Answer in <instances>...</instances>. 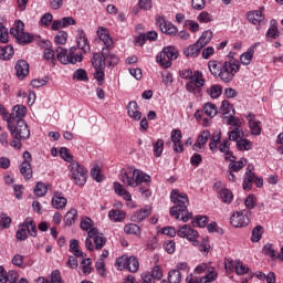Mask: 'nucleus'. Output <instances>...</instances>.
<instances>
[{"mask_svg":"<svg viewBox=\"0 0 283 283\" xmlns=\"http://www.w3.org/2000/svg\"><path fill=\"white\" fill-rule=\"evenodd\" d=\"M109 220L113 222H123L125 220V211L123 210H111L108 212Z\"/></svg>","mask_w":283,"mask_h":283,"instance_id":"37998d69","label":"nucleus"},{"mask_svg":"<svg viewBox=\"0 0 283 283\" xmlns=\"http://www.w3.org/2000/svg\"><path fill=\"white\" fill-rule=\"evenodd\" d=\"M76 43H77V52L81 50L84 52V54H88V52H92V48L90 46V41L87 40V34H85V31L83 29L77 30L76 35Z\"/></svg>","mask_w":283,"mask_h":283,"instance_id":"dca6fc26","label":"nucleus"},{"mask_svg":"<svg viewBox=\"0 0 283 283\" xmlns=\"http://www.w3.org/2000/svg\"><path fill=\"white\" fill-rule=\"evenodd\" d=\"M25 30V24L23 23V21L21 20H17L13 24V27L10 29V34L11 36H19L20 34H22Z\"/></svg>","mask_w":283,"mask_h":283,"instance_id":"72a5a7b5","label":"nucleus"},{"mask_svg":"<svg viewBox=\"0 0 283 283\" xmlns=\"http://www.w3.org/2000/svg\"><path fill=\"white\" fill-rule=\"evenodd\" d=\"M56 59L63 65H67L71 63L72 65H76V63H81L83 61V53L76 49V46H72L67 53V49H63L57 46L55 49Z\"/></svg>","mask_w":283,"mask_h":283,"instance_id":"39448f33","label":"nucleus"},{"mask_svg":"<svg viewBox=\"0 0 283 283\" xmlns=\"http://www.w3.org/2000/svg\"><path fill=\"white\" fill-rule=\"evenodd\" d=\"M218 280V272H216L214 268H208L207 275L200 277V282L202 283H211Z\"/></svg>","mask_w":283,"mask_h":283,"instance_id":"f704fd0d","label":"nucleus"},{"mask_svg":"<svg viewBox=\"0 0 283 283\" xmlns=\"http://www.w3.org/2000/svg\"><path fill=\"white\" fill-rule=\"evenodd\" d=\"M73 81H83L84 83H87L90 81V77L87 76V71L83 69H78L73 74Z\"/></svg>","mask_w":283,"mask_h":283,"instance_id":"8fccbe9b","label":"nucleus"},{"mask_svg":"<svg viewBox=\"0 0 283 283\" xmlns=\"http://www.w3.org/2000/svg\"><path fill=\"white\" fill-rule=\"evenodd\" d=\"M184 28H187V30H189V32H192V34H196V32H198L200 30V24H198V22H196L193 20H186Z\"/></svg>","mask_w":283,"mask_h":283,"instance_id":"13d9d810","label":"nucleus"},{"mask_svg":"<svg viewBox=\"0 0 283 283\" xmlns=\"http://www.w3.org/2000/svg\"><path fill=\"white\" fill-rule=\"evenodd\" d=\"M29 235H30V232L23 221L22 223L19 224V228L15 232V238L20 242H25V239L29 238Z\"/></svg>","mask_w":283,"mask_h":283,"instance_id":"c756f323","label":"nucleus"},{"mask_svg":"<svg viewBox=\"0 0 283 283\" xmlns=\"http://www.w3.org/2000/svg\"><path fill=\"white\" fill-rule=\"evenodd\" d=\"M170 200L174 202V207L170 208V216L180 220L182 222H189L193 218V213L189 212L187 207H189V197L185 192H180L174 189L170 192Z\"/></svg>","mask_w":283,"mask_h":283,"instance_id":"7ed1b4c3","label":"nucleus"},{"mask_svg":"<svg viewBox=\"0 0 283 283\" xmlns=\"http://www.w3.org/2000/svg\"><path fill=\"white\" fill-rule=\"evenodd\" d=\"M202 46L196 42L195 44L189 45L185 51V56H190L191 59H196L200 54V50Z\"/></svg>","mask_w":283,"mask_h":283,"instance_id":"c85d7f7f","label":"nucleus"},{"mask_svg":"<svg viewBox=\"0 0 283 283\" xmlns=\"http://www.w3.org/2000/svg\"><path fill=\"white\" fill-rule=\"evenodd\" d=\"M32 34L28 32H22L19 35H15V40L20 45H28V43H32Z\"/></svg>","mask_w":283,"mask_h":283,"instance_id":"c03bdc74","label":"nucleus"},{"mask_svg":"<svg viewBox=\"0 0 283 283\" xmlns=\"http://www.w3.org/2000/svg\"><path fill=\"white\" fill-rule=\"evenodd\" d=\"M207 224H209V218L205 216H197L192 221V227H200V229H205Z\"/></svg>","mask_w":283,"mask_h":283,"instance_id":"5fc2aeb1","label":"nucleus"},{"mask_svg":"<svg viewBox=\"0 0 283 283\" xmlns=\"http://www.w3.org/2000/svg\"><path fill=\"white\" fill-rule=\"evenodd\" d=\"M168 282L169 283H180L182 282V273L178 270H170L168 272Z\"/></svg>","mask_w":283,"mask_h":283,"instance_id":"49530a36","label":"nucleus"},{"mask_svg":"<svg viewBox=\"0 0 283 283\" xmlns=\"http://www.w3.org/2000/svg\"><path fill=\"white\" fill-rule=\"evenodd\" d=\"M247 119L249 120L251 134H253V136H260V134H262V127L260 126V122H255V115L249 114Z\"/></svg>","mask_w":283,"mask_h":283,"instance_id":"393cba45","label":"nucleus"},{"mask_svg":"<svg viewBox=\"0 0 283 283\" xmlns=\"http://www.w3.org/2000/svg\"><path fill=\"white\" fill-rule=\"evenodd\" d=\"M87 235L94 241L96 251H101V249H103V247L107 244V238L105 237V234H103V232L97 230V228H92L87 232Z\"/></svg>","mask_w":283,"mask_h":283,"instance_id":"2eb2a0df","label":"nucleus"},{"mask_svg":"<svg viewBox=\"0 0 283 283\" xmlns=\"http://www.w3.org/2000/svg\"><path fill=\"white\" fill-rule=\"evenodd\" d=\"M127 114L133 120H140V118H143V113L138 111V103H136V101L129 102L127 105Z\"/></svg>","mask_w":283,"mask_h":283,"instance_id":"4be33fe9","label":"nucleus"},{"mask_svg":"<svg viewBox=\"0 0 283 283\" xmlns=\"http://www.w3.org/2000/svg\"><path fill=\"white\" fill-rule=\"evenodd\" d=\"M211 39H213V32L211 30H207L201 34L197 43L205 48L206 45H209Z\"/></svg>","mask_w":283,"mask_h":283,"instance_id":"ea45409f","label":"nucleus"},{"mask_svg":"<svg viewBox=\"0 0 283 283\" xmlns=\"http://www.w3.org/2000/svg\"><path fill=\"white\" fill-rule=\"evenodd\" d=\"M240 72V64L235 61H226L222 63L221 71L219 73L220 81L223 83H231L235 78V74Z\"/></svg>","mask_w":283,"mask_h":283,"instance_id":"6e6552de","label":"nucleus"},{"mask_svg":"<svg viewBox=\"0 0 283 283\" xmlns=\"http://www.w3.org/2000/svg\"><path fill=\"white\" fill-rule=\"evenodd\" d=\"M181 78L188 81L186 83V90L189 94H193L195 96H202V87H205V75L201 71H191V69L182 70L179 72Z\"/></svg>","mask_w":283,"mask_h":283,"instance_id":"20e7f679","label":"nucleus"},{"mask_svg":"<svg viewBox=\"0 0 283 283\" xmlns=\"http://www.w3.org/2000/svg\"><path fill=\"white\" fill-rule=\"evenodd\" d=\"M209 138H211V132L207 129L201 132L196 143L192 145L193 151H200L201 149H205V146L207 143H209Z\"/></svg>","mask_w":283,"mask_h":283,"instance_id":"aec40b11","label":"nucleus"},{"mask_svg":"<svg viewBox=\"0 0 283 283\" xmlns=\"http://www.w3.org/2000/svg\"><path fill=\"white\" fill-rule=\"evenodd\" d=\"M153 151L156 158H160L163 156V151H165V140L157 139V142L153 144Z\"/></svg>","mask_w":283,"mask_h":283,"instance_id":"79ce46f5","label":"nucleus"},{"mask_svg":"<svg viewBox=\"0 0 283 283\" xmlns=\"http://www.w3.org/2000/svg\"><path fill=\"white\" fill-rule=\"evenodd\" d=\"M25 260V256L21 255V254H15L12 260H11V263L14 265V266H18L19 269H25V266H28L24 262Z\"/></svg>","mask_w":283,"mask_h":283,"instance_id":"864d4df0","label":"nucleus"},{"mask_svg":"<svg viewBox=\"0 0 283 283\" xmlns=\"http://www.w3.org/2000/svg\"><path fill=\"white\" fill-rule=\"evenodd\" d=\"M156 23L164 34H168V36H176L178 34V28L170 21L165 20L164 17H157Z\"/></svg>","mask_w":283,"mask_h":283,"instance_id":"4468645a","label":"nucleus"},{"mask_svg":"<svg viewBox=\"0 0 283 283\" xmlns=\"http://www.w3.org/2000/svg\"><path fill=\"white\" fill-rule=\"evenodd\" d=\"M170 140L171 143H181L182 142V130L179 128H175L170 133Z\"/></svg>","mask_w":283,"mask_h":283,"instance_id":"69168bd1","label":"nucleus"},{"mask_svg":"<svg viewBox=\"0 0 283 283\" xmlns=\"http://www.w3.org/2000/svg\"><path fill=\"white\" fill-rule=\"evenodd\" d=\"M51 202L54 209H65L67 207V198L63 197L61 192H55Z\"/></svg>","mask_w":283,"mask_h":283,"instance_id":"5701e85b","label":"nucleus"},{"mask_svg":"<svg viewBox=\"0 0 283 283\" xmlns=\"http://www.w3.org/2000/svg\"><path fill=\"white\" fill-rule=\"evenodd\" d=\"M235 273L237 275H247L249 273V266L244 265L242 261H235Z\"/></svg>","mask_w":283,"mask_h":283,"instance_id":"052dcab7","label":"nucleus"},{"mask_svg":"<svg viewBox=\"0 0 283 283\" xmlns=\"http://www.w3.org/2000/svg\"><path fill=\"white\" fill-rule=\"evenodd\" d=\"M219 198L224 205H231L233 202V192L228 188H222L219 191Z\"/></svg>","mask_w":283,"mask_h":283,"instance_id":"7c9ffc66","label":"nucleus"},{"mask_svg":"<svg viewBox=\"0 0 283 283\" xmlns=\"http://www.w3.org/2000/svg\"><path fill=\"white\" fill-rule=\"evenodd\" d=\"M15 75L19 81H23L28 74H30V64L25 60H18L15 65Z\"/></svg>","mask_w":283,"mask_h":283,"instance_id":"a211bd4d","label":"nucleus"},{"mask_svg":"<svg viewBox=\"0 0 283 283\" xmlns=\"http://www.w3.org/2000/svg\"><path fill=\"white\" fill-rule=\"evenodd\" d=\"M247 17H248V21L253 25H260L261 21H264V15L260 10L249 11L247 13Z\"/></svg>","mask_w":283,"mask_h":283,"instance_id":"bb28decb","label":"nucleus"},{"mask_svg":"<svg viewBox=\"0 0 283 283\" xmlns=\"http://www.w3.org/2000/svg\"><path fill=\"white\" fill-rule=\"evenodd\" d=\"M14 56V48L12 45L0 46L1 61H10Z\"/></svg>","mask_w":283,"mask_h":283,"instance_id":"cd10ccee","label":"nucleus"},{"mask_svg":"<svg viewBox=\"0 0 283 283\" xmlns=\"http://www.w3.org/2000/svg\"><path fill=\"white\" fill-rule=\"evenodd\" d=\"M203 113L206 116L213 118L218 115V106H216L213 103H206L203 106Z\"/></svg>","mask_w":283,"mask_h":283,"instance_id":"a18cd8bd","label":"nucleus"},{"mask_svg":"<svg viewBox=\"0 0 283 283\" xmlns=\"http://www.w3.org/2000/svg\"><path fill=\"white\" fill-rule=\"evenodd\" d=\"M144 283H156L163 280V268L160 265H155L151 270V273H144L142 275Z\"/></svg>","mask_w":283,"mask_h":283,"instance_id":"f3484780","label":"nucleus"},{"mask_svg":"<svg viewBox=\"0 0 283 283\" xmlns=\"http://www.w3.org/2000/svg\"><path fill=\"white\" fill-rule=\"evenodd\" d=\"M116 266L118 271H129L130 273H137L140 269V263L136 256L122 255L116 259Z\"/></svg>","mask_w":283,"mask_h":283,"instance_id":"9d476101","label":"nucleus"},{"mask_svg":"<svg viewBox=\"0 0 283 283\" xmlns=\"http://www.w3.org/2000/svg\"><path fill=\"white\" fill-rule=\"evenodd\" d=\"M178 59V51L174 46H166L160 53L157 54L156 61L165 70H169L171 66V61Z\"/></svg>","mask_w":283,"mask_h":283,"instance_id":"1a4fd4ad","label":"nucleus"},{"mask_svg":"<svg viewBox=\"0 0 283 283\" xmlns=\"http://www.w3.org/2000/svg\"><path fill=\"white\" fill-rule=\"evenodd\" d=\"M23 222H24V226H27V230L29 231V234L31 235V238H36L38 235L36 222H34L32 218H27Z\"/></svg>","mask_w":283,"mask_h":283,"instance_id":"a19ab883","label":"nucleus"},{"mask_svg":"<svg viewBox=\"0 0 283 283\" xmlns=\"http://www.w3.org/2000/svg\"><path fill=\"white\" fill-rule=\"evenodd\" d=\"M50 283H65L61 277V271L55 270L51 273V282Z\"/></svg>","mask_w":283,"mask_h":283,"instance_id":"774afa93","label":"nucleus"},{"mask_svg":"<svg viewBox=\"0 0 283 283\" xmlns=\"http://www.w3.org/2000/svg\"><path fill=\"white\" fill-rule=\"evenodd\" d=\"M97 36L104 43L105 48L103 50H107L108 52L114 48V40L109 36V31L106 28L99 27L97 29Z\"/></svg>","mask_w":283,"mask_h":283,"instance_id":"6ab92c4d","label":"nucleus"},{"mask_svg":"<svg viewBox=\"0 0 283 283\" xmlns=\"http://www.w3.org/2000/svg\"><path fill=\"white\" fill-rule=\"evenodd\" d=\"M224 62H218L216 60H211L208 62V67L210 70V73L212 74V76H220V72L222 70V64Z\"/></svg>","mask_w":283,"mask_h":283,"instance_id":"2f4dec72","label":"nucleus"},{"mask_svg":"<svg viewBox=\"0 0 283 283\" xmlns=\"http://www.w3.org/2000/svg\"><path fill=\"white\" fill-rule=\"evenodd\" d=\"M54 19V15L52 13H44L40 19V25H43L44 28H48Z\"/></svg>","mask_w":283,"mask_h":283,"instance_id":"338daca9","label":"nucleus"},{"mask_svg":"<svg viewBox=\"0 0 283 283\" xmlns=\"http://www.w3.org/2000/svg\"><path fill=\"white\" fill-rule=\"evenodd\" d=\"M118 178L123 185L136 189L144 185L145 188H139L140 193H147L149 191V185H151V176L136 168H124L120 170Z\"/></svg>","mask_w":283,"mask_h":283,"instance_id":"f03ea898","label":"nucleus"},{"mask_svg":"<svg viewBox=\"0 0 283 283\" xmlns=\"http://www.w3.org/2000/svg\"><path fill=\"white\" fill-rule=\"evenodd\" d=\"M263 253L264 255H269L271 260H277V255L275 254V250L273 249V245L271 243H266L263 247Z\"/></svg>","mask_w":283,"mask_h":283,"instance_id":"0e129e2a","label":"nucleus"},{"mask_svg":"<svg viewBox=\"0 0 283 283\" xmlns=\"http://www.w3.org/2000/svg\"><path fill=\"white\" fill-rule=\"evenodd\" d=\"M10 224H12V219L8 217V214H0V231L3 229H10Z\"/></svg>","mask_w":283,"mask_h":283,"instance_id":"e2e57ef3","label":"nucleus"},{"mask_svg":"<svg viewBox=\"0 0 283 283\" xmlns=\"http://www.w3.org/2000/svg\"><path fill=\"white\" fill-rule=\"evenodd\" d=\"M105 63H108L109 67L112 65H118V56L111 54L107 49H102L101 53H94L92 59L94 70L105 69Z\"/></svg>","mask_w":283,"mask_h":283,"instance_id":"423d86ee","label":"nucleus"},{"mask_svg":"<svg viewBox=\"0 0 283 283\" xmlns=\"http://www.w3.org/2000/svg\"><path fill=\"white\" fill-rule=\"evenodd\" d=\"M27 114L28 107L21 104L13 106L10 113L11 117L9 119L8 129L12 137L10 147H13V149H21V147H23L21 140H28V138H30V128L28 127V123L23 120Z\"/></svg>","mask_w":283,"mask_h":283,"instance_id":"f257e3e1","label":"nucleus"},{"mask_svg":"<svg viewBox=\"0 0 283 283\" xmlns=\"http://www.w3.org/2000/svg\"><path fill=\"white\" fill-rule=\"evenodd\" d=\"M125 233L127 235H140V227L136 223H128L124 227Z\"/></svg>","mask_w":283,"mask_h":283,"instance_id":"de8ad7c7","label":"nucleus"},{"mask_svg":"<svg viewBox=\"0 0 283 283\" xmlns=\"http://www.w3.org/2000/svg\"><path fill=\"white\" fill-rule=\"evenodd\" d=\"M70 25H76V20L72 17H64L61 20H54L51 30L57 32L61 28H70Z\"/></svg>","mask_w":283,"mask_h":283,"instance_id":"412c9836","label":"nucleus"},{"mask_svg":"<svg viewBox=\"0 0 283 283\" xmlns=\"http://www.w3.org/2000/svg\"><path fill=\"white\" fill-rule=\"evenodd\" d=\"M206 92L212 98H220L222 96V86L220 84H213Z\"/></svg>","mask_w":283,"mask_h":283,"instance_id":"58836bf2","label":"nucleus"},{"mask_svg":"<svg viewBox=\"0 0 283 283\" xmlns=\"http://www.w3.org/2000/svg\"><path fill=\"white\" fill-rule=\"evenodd\" d=\"M253 182H255V174L249 175V174H244L243 177V190L244 191H251V189H253Z\"/></svg>","mask_w":283,"mask_h":283,"instance_id":"c9c22d12","label":"nucleus"},{"mask_svg":"<svg viewBox=\"0 0 283 283\" xmlns=\"http://www.w3.org/2000/svg\"><path fill=\"white\" fill-rule=\"evenodd\" d=\"M262 233H264L262 226H256L252 230V237H251L252 242H260V240H262Z\"/></svg>","mask_w":283,"mask_h":283,"instance_id":"bf43d9fd","label":"nucleus"},{"mask_svg":"<svg viewBox=\"0 0 283 283\" xmlns=\"http://www.w3.org/2000/svg\"><path fill=\"white\" fill-rule=\"evenodd\" d=\"M151 214V208L146 207L144 209L137 210L133 216H132V221L133 222H143L145 218H149Z\"/></svg>","mask_w":283,"mask_h":283,"instance_id":"a878e982","label":"nucleus"},{"mask_svg":"<svg viewBox=\"0 0 283 283\" xmlns=\"http://www.w3.org/2000/svg\"><path fill=\"white\" fill-rule=\"evenodd\" d=\"M70 178L73 180L74 185L83 187L87 182V169L83 167L78 161H72L69 165Z\"/></svg>","mask_w":283,"mask_h":283,"instance_id":"0eeeda50","label":"nucleus"},{"mask_svg":"<svg viewBox=\"0 0 283 283\" xmlns=\"http://www.w3.org/2000/svg\"><path fill=\"white\" fill-rule=\"evenodd\" d=\"M228 140H233L234 143L240 142L242 139V136H244V133L240 130V128H234L228 133Z\"/></svg>","mask_w":283,"mask_h":283,"instance_id":"3c124183","label":"nucleus"},{"mask_svg":"<svg viewBox=\"0 0 283 283\" xmlns=\"http://www.w3.org/2000/svg\"><path fill=\"white\" fill-rule=\"evenodd\" d=\"M237 149H239V151H251V149H253V142L241 138L237 142Z\"/></svg>","mask_w":283,"mask_h":283,"instance_id":"e433bc0d","label":"nucleus"},{"mask_svg":"<svg viewBox=\"0 0 283 283\" xmlns=\"http://www.w3.org/2000/svg\"><path fill=\"white\" fill-rule=\"evenodd\" d=\"M34 193L39 198H43V196H45V193H48V186H45V184H43V182H38L35 186V189H34Z\"/></svg>","mask_w":283,"mask_h":283,"instance_id":"680f3d73","label":"nucleus"},{"mask_svg":"<svg viewBox=\"0 0 283 283\" xmlns=\"http://www.w3.org/2000/svg\"><path fill=\"white\" fill-rule=\"evenodd\" d=\"M113 188L114 191L117 196H120L122 198H124V200H126L127 202H130L132 200V193H129V191H127V189H125V186H123L120 182L115 181L113 184Z\"/></svg>","mask_w":283,"mask_h":283,"instance_id":"b1692460","label":"nucleus"},{"mask_svg":"<svg viewBox=\"0 0 283 283\" xmlns=\"http://www.w3.org/2000/svg\"><path fill=\"white\" fill-rule=\"evenodd\" d=\"M253 54H255V50L254 46H251L240 57L242 65H251V61H253Z\"/></svg>","mask_w":283,"mask_h":283,"instance_id":"4c0bfd02","label":"nucleus"},{"mask_svg":"<svg viewBox=\"0 0 283 283\" xmlns=\"http://www.w3.org/2000/svg\"><path fill=\"white\" fill-rule=\"evenodd\" d=\"M247 167V158H242L239 161L234 159V161H231L228 166V170L233 171L234 174H238L241 169H244Z\"/></svg>","mask_w":283,"mask_h":283,"instance_id":"473e14b6","label":"nucleus"},{"mask_svg":"<svg viewBox=\"0 0 283 283\" xmlns=\"http://www.w3.org/2000/svg\"><path fill=\"white\" fill-rule=\"evenodd\" d=\"M81 265H82V271L84 275H90L94 271V269L92 268V259L90 258L84 259L81 262Z\"/></svg>","mask_w":283,"mask_h":283,"instance_id":"603ef678","label":"nucleus"},{"mask_svg":"<svg viewBox=\"0 0 283 283\" xmlns=\"http://www.w3.org/2000/svg\"><path fill=\"white\" fill-rule=\"evenodd\" d=\"M177 235L179 238H186V240L192 242L193 247H198L200 244L198 241V231L193 230L189 224L179 227L177 230Z\"/></svg>","mask_w":283,"mask_h":283,"instance_id":"f8f14e48","label":"nucleus"},{"mask_svg":"<svg viewBox=\"0 0 283 283\" xmlns=\"http://www.w3.org/2000/svg\"><path fill=\"white\" fill-rule=\"evenodd\" d=\"M251 211L249 210H241L234 212L230 218V223L232 227L240 229L242 227L249 226L251 222Z\"/></svg>","mask_w":283,"mask_h":283,"instance_id":"9b49d317","label":"nucleus"},{"mask_svg":"<svg viewBox=\"0 0 283 283\" xmlns=\"http://www.w3.org/2000/svg\"><path fill=\"white\" fill-rule=\"evenodd\" d=\"M70 252L75 255V258H83V251L78 249V240L72 239L70 241Z\"/></svg>","mask_w":283,"mask_h":283,"instance_id":"09e8293b","label":"nucleus"},{"mask_svg":"<svg viewBox=\"0 0 283 283\" xmlns=\"http://www.w3.org/2000/svg\"><path fill=\"white\" fill-rule=\"evenodd\" d=\"M23 161L20 165V174L23 176L24 180H30L32 178V154L30 151L23 153Z\"/></svg>","mask_w":283,"mask_h":283,"instance_id":"ddd939ff","label":"nucleus"},{"mask_svg":"<svg viewBox=\"0 0 283 283\" xmlns=\"http://www.w3.org/2000/svg\"><path fill=\"white\" fill-rule=\"evenodd\" d=\"M54 43L56 45H65V43H67V32L59 31L54 38Z\"/></svg>","mask_w":283,"mask_h":283,"instance_id":"4d7b16f0","label":"nucleus"},{"mask_svg":"<svg viewBox=\"0 0 283 283\" xmlns=\"http://www.w3.org/2000/svg\"><path fill=\"white\" fill-rule=\"evenodd\" d=\"M60 156L61 158H63V160H65V163H70V165H72V163H76L74 160V156H72V154H70V150L65 147L60 148Z\"/></svg>","mask_w":283,"mask_h":283,"instance_id":"6e6d98bb","label":"nucleus"}]
</instances>
